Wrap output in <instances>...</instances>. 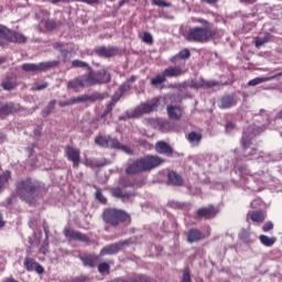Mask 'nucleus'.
Returning a JSON list of instances; mask_svg holds the SVG:
<instances>
[{"label":"nucleus","mask_w":282,"mask_h":282,"mask_svg":"<svg viewBox=\"0 0 282 282\" xmlns=\"http://www.w3.org/2000/svg\"><path fill=\"white\" fill-rule=\"evenodd\" d=\"M72 66L87 68L88 73L68 82L67 89H80L85 87H94L96 85H105V83L111 80V75L107 73V70L101 69L96 72L89 67L87 62L74 59Z\"/></svg>","instance_id":"obj_1"},{"label":"nucleus","mask_w":282,"mask_h":282,"mask_svg":"<svg viewBox=\"0 0 282 282\" xmlns=\"http://www.w3.org/2000/svg\"><path fill=\"white\" fill-rule=\"evenodd\" d=\"M198 23L203 26H194L185 33L186 41L189 43H208L212 39L217 36V29L213 28V24L204 19H198Z\"/></svg>","instance_id":"obj_2"},{"label":"nucleus","mask_w":282,"mask_h":282,"mask_svg":"<svg viewBox=\"0 0 282 282\" xmlns=\"http://www.w3.org/2000/svg\"><path fill=\"white\" fill-rule=\"evenodd\" d=\"M17 193L28 204H34L41 195V183L32 178L21 180L17 183Z\"/></svg>","instance_id":"obj_3"},{"label":"nucleus","mask_w":282,"mask_h":282,"mask_svg":"<svg viewBox=\"0 0 282 282\" xmlns=\"http://www.w3.org/2000/svg\"><path fill=\"white\" fill-rule=\"evenodd\" d=\"M162 162H164V160L158 155H148L130 163L126 169V173L127 175H135L144 171H153V169H158Z\"/></svg>","instance_id":"obj_4"},{"label":"nucleus","mask_w":282,"mask_h":282,"mask_svg":"<svg viewBox=\"0 0 282 282\" xmlns=\"http://www.w3.org/2000/svg\"><path fill=\"white\" fill-rule=\"evenodd\" d=\"M158 107H160V100L158 98L151 99L148 102H142L133 110L126 112V116L119 117V120H128V118H140V116H144V113H153V111H158Z\"/></svg>","instance_id":"obj_5"},{"label":"nucleus","mask_w":282,"mask_h":282,"mask_svg":"<svg viewBox=\"0 0 282 282\" xmlns=\"http://www.w3.org/2000/svg\"><path fill=\"white\" fill-rule=\"evenodd\" d=\"M127 219H129V214L124 210L110 208L104 212V221L110 226H118L122 221H127Z\"/></svg>","instance_id":"obj_6"},{"label":"nucleus","mask_w":282,"mask_h":282,"mask_svg":"<svg viewBox=\"0 0 282 282\" xmlns=\"http://www.w3.org/2000/svg\"><path fill=\"white\" fill-rule=\"evenodd\" d=\"M135 80H138V76H132L131 78H129L127 80V83H123L119 87V89L113 94L111 101L107 105L106 110L104 112L105 116H107V113H110V111L113 109V107L118 102V100H120V98H122V95L124 94V91H129L131 84L135 83Z\"/></svg>","instance_id":"obj_7"},{"label":"nucleus","mask_w":282,"mask_h":282,"mask_svg":"<svg viewBox=\"0 0 282 282\" xmlns=\"http://www.w3.org/2000/svg\"><path fill=\"white\" fill-rule=\"evenodd\" d=\"M256 122L257 123L249 128V133L250 135H253V138H257V135H260V133L265 131V127L270 124V115L265 113V111H263L261 115H257Z\"/></svg>","instance_id":"obj_8"},{"label":"nucleus","mask_w":282,"mask_h":282,"mask_svg":"<svg viewBox=\"0 0 282 282\" xmlns=\"http://www.w3.org/2000/svg\"><path fill=\"white\" fill-rule=\"evenodd\" d=\"M0 39H4V41H9L10 43H25L28 41V37L23 33L12 31L2 24H0Z\"/></svg>","instance_id":"obj_9"},{"label":"nucleus","mask_w":282,"mask_h":282,"mask_svg":"<svg viewBox=\"0 0 282 282\" xmlns=\"http://www.w3.org/2000/svg\"><path fill=\"white\" fill-rule=\"evenodd\" d=\"M58 65L57 61H51V62H42L39 64H23L21 67L23 72H33L35 74H39L41 72H47V69H52V67H56Z\"/></svg>","instance_id":"obj_10"},{"label":"nucleus","mask_w":282,"mask_h":282,"mask_svg":"<svg viewBox=\"0 0 282 282\" xmlns=\"http://www.w3.org/2000/svg\"><path fill=\"white\" fill-rule=\"evenodd\" d=\"M66 158L69 162H73L74 169H78V164H80V150L67 145L65 149Z\"/></svg>","instance_id":"obj_11"},{"label":"nucleus","mask_w":282,"mask_h":282,"mask_svg":"<svg viewBox=\"0 0 282 282\" xmlns=\"http://www.w3.org/2000/svg\"><path fill=\"white\" fill-rule=\"evenodd\" d=\"M129 243L127 240L116 242L113 245L107 246L104 249L100 250V256L105 257V254H116L117 252H120L122 250L123 246H127Z\"/></svg>","instance_id":"obj_12"},{"label":"nucleus","mask_w":282,"mask_h":282,"mask_svg":"<svg viewBox=\"0 0 282 282\" xmlns=\"http://www.w3.org/2000/svg\"><path fill=\"white\" fill-rule=\"evenodd\" d=\"M217 213H219V209L213 207V205H209L207 207L199 208L196 215L197 217H204V219H213Z\"/></svg>","instance_id":"obj_13"},{"label":"nucleus","mask_w":282,"mask_h":282,"mask_svg":"<svg viewBox=\"0 0 282 282\" xmlns=\"http://www.w3.org/2000/svg\"><path fill=\"white\" fill-rule=\"evenodd\" d=\"M65 237H67V239H73L75 241H83L84 243H89V237H87V235L74 231V229L66 228Z\"/></svg>","instance_id":"obj_14"},{"label":"nucleus","mask_w":282,"mask_h":282,"mask_svg":"<svg viewBox=\"0 0 282 282\" xmlns=\"http://www.w3.org/2000/svg\"><path fill=\"white\" fill-rule=\"evenodd\" d=\"M24 268L29 271V272H37V274H43V272L45 271L43 269V267L34 261V259L32 258H25L24 259Z\"/></svg>","instance_id":"obj_15"},{"label":"nucleus","mask_w":282,"mask_h":282,"mask_svg":"<svg viewBox=\"0 0 282 282\" xmlns=\"http://www.w3.org/2000/svg\"><path fill=\"white\" fill-rule=\"evenodd\" d=\"M163 74L165 78H177L180 76H184V74H186V70L182 69V67L178 66H170L163 70Z\"/></svg>","instance_id":"obj_16"},{"label":"nucleus","mask_w":282,"mask_h":282,"mask_svg":"<svg viewBox=\"0 0 282 282\" xmlns=\"http://www.w3.org/2000/svg\"><path fill=\"white\" fill-rule=\"evenodd\" d=\"M96 54L101 58H111V56H116V54H118V48L111 46H100L96 50Z\"/></svg>","instance_id":"obj_17"},{"label":"nucleus","mask_w":282,"mask_h":282,"mask_svg":"<svg viewBox=\"0 0 282 282\" xmlns=\"http://www.w3.org/2000/svg\"><path fill=\"white\" fill-rule=\"evenodd\" d=\"M112 197H117V199H122V202H129L131 197H133V193L124 192L120 187H115L111 189Z\"/></svg>","instance_id":"obj_18"},{"label":"nucleus","mask_w":282,"mask_h":282,"mask_svg":"<svg viewBox=\"0 0 282 282\" xmlns=\"http://www.w3.org/2000/svg\"><path fill=\"white\" fill-rule=\"evenodd\" d=\"M79 259L86 268H96V265L98 264V256L83 254L79 256Z\"/></svg>","instance_id":"obj_19"},{"label":"nucleus","mask_w":282,"mask_h":282,"mask_svg":"<svg viewBox=\"0 0 282 282\" xmlns=\"http://www.w3.org/2000/svg\"><path fill=\"white\" fill-rule=\"evenodd\" d=\"M155 151L162 155H173V148H171V145L164 141L156 142Z\"/></svg>","instance_id":"obj_20"},{"label":"nucleus","mask_w":282,"mask_h":282,"mask_svg":"<svg viewBox=\"0 0 282 282\" xmlns=\"http://www.w3.org/2000/svg\"><path fill=\"white\" fill-rule=\"evenodd\" d=\"M89 99V96L83 95L79 97H73L66 101H59L58 105L59 107H72V105H77V102H87Z\"/></svg>","instance_id":"obj_21"},{"label":"nucleus","mask_w":282,"mask_h":282,"mask_svg":"<svg viewBox=\"0 0 282 282\" xmlns=\"http://www.w3.org/2000/svg\"><path fill=\"white\" fill-rule=\"evenodd\" d=\"M167 184L171 186H182V184H184V180L180 174L172 171L167 174Z\"/></svg>","instance_id":"obj_22"},{"label":"nucleus","mask_w":282,"mask_h":282,"mask_svg":"<svg viewBox=\"0 0 282 282\" xmlns=\"http://www.w3.org/2000/svg\"><path fill=\"white\" fill-rule=\"evenodd\" d=\"M202 239H204V234L197 229H191L187 232L188 243H197V241H202Z\"/></svg>","instance_id":"obj_23"},{"label":"nucleus","mask_w":282,"mask_h":282,"mask_svg":"<svg viewBox=\"0 0 282 282\" xmlns=\"http://www.w3.org/2000/svg\"><path fill=\"white\" fill-rule=\"evenodd\" d=\"M235 105H237L235 96L227 95L220 99V109H230V107H235Z\"/></svg>","instance_id":"obj_24"},{"label":"nucleus","mask_w":282,"mask_h":282,"mask_svg":"<svg viewBox=\"0 0 282 282\" xmlns=\"http://www.w3.org/2000/svg\"><path fill=\"white\" fill-rule=\"evenodd\" d=\"M167 116L171 120H180V118H182V108L177 106H167Z\"/></svg>","instance_id":"obj_25"},{"label":"nucleus","mask_w":282,"mask_h":282,"mask_svg":"<svg viewBox=\"0 0 282 282\" xmlns=\"http://www.w3.org/2000/svg\"><path fill=\"white\" fill-rule=\"evenodd\" d=\"M186 58H191V51L188 48L182 50L178 54L174 55L171 58V63H177V61H186Z\"/></svg>","instance_id":"obj_26"},{"label":"nucleus","mask_w":282,"mask_h":282,"mask_svg":"<svg viewBox=\"0 0 282 282\" xmlns=\"http://www.w3.org/2000/svg\"><path fill=\"white\" fill-rule=\"evenodd\" d=\"M14 111H19V107L14 106V104L0 105V116L3 113H14Z\"/></svg>","instance_id":"obj_27"},{"label":"nucleus","mask_w":282,"mask_h":282,"mask_svg":"<svg viewBox=\"0 0 282 282\" xmlns=\"http://www.w3.org/2000/svg\"><path fill=\"white\" fill-rule=\"evenodd\" d=\"M259 239L260 243H262V246H265L267 248H272V245L276 243V237H268L265 235H261Z\"/></svg>","instance_id":"obj_28"},{"label":"nucleus","mask_w":282,"mask_h":282,"mask_svg":"<svg viewBox=\"0 0 282 282\" xmlns=\"http://www.w3.org/2000/svg\"><path fill=\"white\" fill-rule=\"evenodd\" d=\"M163 83H166V76L164 75V73L158 74L150 80V85H152V87H160V85H162Z\"/></svg>","instance_id":"obj_29"},{"label":"nucleus","mask_w":282,"mask_h":282,"mask_svg":"<svg viewBox=\"0 0 282 282\" xmlns=\"http://www.w3.org/2000/svg\"><path fill=\"white\" fill-rule=\"evenodd\" d=\"M191 87H194V89H202V87H215V83L205 82L204 79L194 80L192 82Z\"/></svg>","instance_id":"obj_30"},{"label":"nucleus","mask_w":282,"mask_h":282,"mask_svg":"<svg viewBox=\"0 0 282 282\" xmlns=\"http://www.w3.org/2000/svg\"><path fill=\"white\" fill-rule=\"evenodd\" d=\"M187 140L191 144H193L194 147H197V144H199V142H202V133L189 132L187 134Z\"/></svg>","instance_id":"obj_31"},{"label":"nucleus","mask_w":282,"mask_h":282,"mask_svg":"<svg viewBox=\"0 0 282 282\" xmlns=\"http://www.w3.org/2000/svg\"><path fill=\"white\" fill-rule=\"evenodd\" d=\"M109 138L110 137L99 135L95 139V143L98 144V147H102L104 149H109Z\"/></svg>","instance_id":"obj_32"},{"label":"nucleus","mask_w":282,"mask_h":282,"mask_svg":"<svg viewBox=\"0 0 282 282\" xmlns=\"http://www.w3.org/2000/svg\"><path fill=\"white\" fill-rule=\"evenodd\" d=\"M251 220L256 224H261L265 220V214H263V212H256L251 214Z\"/></svg>","instance_id":"obj_33"},{"label":"nucleus","mask_w":282,"mask_h":282,"mask_svg":"<svg viewBox=\"0 0 282 282\" xmlns=\"http://www.w3.org/2000/svg\"><path fill=\"white\" fill-rule=\"evenodd\" d=\"M47 17H50V11L45 9H39V11H36L35 13V19L37 21H45Z\"/></svg>","instance_id":"obj_34"},{"label":"nucleus","mask_w":282,"mask_h":282,"mask_svg":"<svg viewBox=\"0 0 282 282\" xmlns=\"http://www.w3.org/2000/svg\"><path fill=\"white\" fill-rule=\"evenodd\" d=\"M162 121L163 119L152 118V119H149L148 122L150 127H152L153 129H158L160 131L162 129Z\"/></svg>","instance_id":"obj_35"},{"label":"nucleus","mask_w":282,"mask_h":282,"mask_svg":"<svg viewBox=\"0 0 282 282\" xmlns=\"http://www.w3.org/2000/svg\"><path fill=\"white\" fill-rule=\"evenodd\" d=\"M10 171H6L2 175H0V191H2L3 186L10 181Z\"/></svg>","instance_id":"obj_36"},{"label":"nucleus","mask_w":282,"mask_h":282,"mask_svg":"<svg viewBox=\"0 0 282 282\" xmlns=\"http://www.w3.org/2000/svg\"><path fill=\"white\" fill-rule=\"evenodd\" d=\"M2 87L7 91H10V89H14V87H17V83L14 80H12V79H4L2 82Z\"/></svg>","instance_id":"obj_37"},{"label":"nucleus","mask_w":282,"mask_h":282,"mask_svg":"<svg viewBox=\"0 0 282 282\" xmlns=\"http://www.w3.org/2000/svg\"><path fill=\"white\" fill-rule=\"evenodd\" d=\"M270 80V77H257L254 79H251L248 85L251 87H254L256 85H261V83H268Z\"/></svg>","instance_id":"obj_38"},{"label":"nucleus","mask_w":282,"mask_h":282,"mask_svg":"<svg viewBox=\"0 0 282 282\" xmlns=\"http://www.w3.org/2000/svg\"><path fill=\"white\" fill-rule=\"evenodd\" d=\"M249 155L252 156V160H259V158H263V152H257V148L249 145Z\"/></svg>","instance_id":"obj_39"},{"label":"nucleus","mask_w":282,"mask_h":282,"mask_svg":"<svg viewBox=\"0 0 282 282\" xmlns=\"http://www.w3.org/2000/svg\"><path fill=\"white\" fill-rule=\"evenodd\" d=\"M160 131H162L163 133H165V131H173V124H171V122L163 119V121L161 122Z\"/></svg>","instance_id":"obj_40"},{"label":"nucleus","mask_w":282,"mask_h":282,"mask_svg":"<svg viewBox=\"0 0 282 282\" xmlns=\"http://www.w3.org/2000/svg\"><path fill=\"white\" fill-rule=\"evenodd\" d=\"M122 147V144L120 143V141H118V139H113V138H109V148L110 149H120Z\"/></svg>","instance_id":"obj_41"},{"label":"nucleus","mask_w":282,"mask_h":282,"mask_svg":"<svg viewBox=\"0 0 282 282\" xmlns=\"http://www.w3.org/2000/svg\"><path fill=\"white\" fill-rule=\"evenodd\" d=\"M152 3L159 8H171V2H166L164 0H153Z\"/></svg>","instance_id":"obj_42"},{"label":"nucleus","mask_w":282,"mask_h":282,"mask_svg":"<svg viewBox=\"0 0 282 282\" xmlns=\"http://www.w3.org/2000/svg\"><path fill=\"white\" fill-rule=\"evenodd\" d=\"M46 87H47V83L46 82L35 83L33 85V91H41L43 89H46Z\"/></svg>","instance_id":"obj_43"},{"label":"nucleus","mask_w":282,"mask_h":282,"mask_svg":"<svg viewBox=\"0 0 282 282\" xmlns=\"http://www.w3.org/2000/svg\"><path fill=\"white\" fill-rule=\"evenodd\" d=\"M143 43H147L148 45H151L153 43V35L149 32H144L142 36Z\"/></svg>","instance_id":"obj_44"},{"label":"nucleus","mask_w":282,"mask_h":282,"mask_svg":"<svg viewBox=\"0 0 282 282\" xmlns=\"http://www.w3.org/2000/svg\"><path fill=\"white\" fill-rule=\"evenodd\" d=\"M95 197H96L97 202H100V204H107V198L105 196H102V192L97 191L95 193Z\"/></svg>","instance_id":"obj_45"},{"label":"nucleus","mask_w":282,"mask_h":282,"mask_svg":"<svg viewBox=\"0 0 282 282\" xmlns=\"http://www.w3.org/2000/svg\"><path fill=\"white\" fill-rule=\"evenodd\" d=\"M98 271L102 274L105 272H109V263L102 262L98 264Z\"/></svg>","instance_id":"obj_46"},{"label":"nucleus","mask_w":282,"mask_h":282,"mask_svg":"<svg viewBox=\"0 0 282 282\" xmlns=\"http://www.w3.org/2000/svg\"><path fill=\"white\" fill-rule=\"evenodd\" d=\"M181 282H191V270L188 268L184 270Z\"/></svg>","instance_id":"obj_47"},{"label":"nucleus","mask_w":282,"mask_h":282,"mask_svg":"<svg viewBox=\"0 0 282 282\" xmlns=\"http://www.w3.org/2000/svg\"><path fill=\"white\" fill-rule=\"evenodd\" d=\"M239 239L240 241H242L243 243H248V230L242 229L239 234Z\"/></svg>","instance_id":"obj_48"},{"label":"nucleus","mask_w":282,"mask_h":282,"mask_svg":"<svg viewBox=\"0 0 282 282\" xmlns=\"http://www.w3.org/2000/svg\"><path fill=\"white\" fill-rule=\"evenodd\" d=\"M57 23L54 20H47L45 22V28L46 30H55V28H57Z\"/></svg>","instance_id":"obj_49"},{"label":"nucleus","mask_w":282,"mask_h":282,"mask_svg":"<svg viewBox=\"0 0 282 282\" xmlns=\"http://www.w3.org/2000/svg\"><path fill=\"white\" fill-rule=\"evenodd\" d=\"M274 228V225L272 224V221H268L263 225L262 230L263 232H270V230H272Z\"/></svg>","instance_id":"obj_50"},{"label":"nucleus","mask_w":282,"mask_h":282,"mask_svg":"<svg viewBox=\"0 0 282 282\" xmlns=\"http://www.w3.org/2000/svg\"><path fill=\"white\" fill-rule=\"evenodd\" d=\"M50 249V243H47V240L43 242V245L40 248V252L42 254H47V250Z\"/></svg>","instance_id":"obj_51"},{"label":"nucleus","mask_w":282,"mask_h":282,"mask_svg":"<svg viewBox=\"0 0 282 282\" xmlns=\"http://www.w3.org/2000/svg\"><path fill=\"white\" fill-rule=\"evenodd\" d=\"M61 1H64L65 3H69V1H79L82 3H88V4L98 3V0H59V2Z\"/></svg>","instance_id":"obj_52"},{"label":"nucleus","mask_w":282,"mask_h":282,"mask_svg":"<svg viewBox=\"0 0 282 282\" xmlns=\"http://www.w3.org/2000/svg\"><path fill=\"white\" fill-rule=\"evenodd\" d=\"M84 164H85V166H99L100 165V163H97L96 161L90 160V159H86L84 161Z\"/></svg>","instance_id":"obj_53"},{"label":"nucleus","mask_w":282,"mask_h":282,"mask_svg":"<svg viewBox=\"0 0 282 282\" xmlns=\"http://www.w3.org/2000/svg\"><path fill=\"white\" fill-rule=\"evenodd\" d=\"M264 43H268V39H265V37H258L256 40V47H261V45H264Z\"/></svg>","instance_id":"obj_54"},{"label":"nucleus","mask_w":282,"mask_h":282,"mask_svg":"<svg viewBox=\"0 0 282 282\" xmlns=\"http://www.w3.org/2000/svg\"><path fill=\"white\" fill-rule=\"evenodd\" d=\"M54 50H57L58 52H61L62 54H65V50L63 48V45L58 42L53 44Z\"/></svg>","instance_id":"obj_55"},{"label":"nucleus","mask_w":282,"mask_h":282,"mask_svg":"<svg viewBox=\"0 0 282 282\" xmlns=\"http://www.w3.org/2000/svg\"><path fill=\"white\" fill-rule=\"evenodd\" d=\"M225 129H226L227 133H230L235 129V123L227 122V124L225 126Z\"/></svg>","instance_id":"obj_56"},{"label":"nucleus","mask_w":282,"mask_h":282,"mask_svg":"<svg viewBox=\"0 0 282 282\" xmlns=\"http://www.w3.org/2000/svg\"><path fill=\"white\" fill-rule=\"evenodd\" d=\"M241 142H242L243 149H248V135H246V133L242 134Z\"/></svg>","instance_id":"obj_57"},{"label":"nucleus","mask_w":282,"mask_h":282,"mask_svg":"<svg viewBox=\"0 0 282 282\" xmlns=\"http://www.w3.org/2000/svg\"><path fill=\"white\" fill-rule=\"evenodd\" d=\"M169 206H171V208H182V204L174 202V200H171L169 203Z\"/></svg>","instance_id":"obj_58"},{"label":"nucleus","mask_w":282,"mask_h":282,"mask_svg":"<svg viewBox=\"0 0 282 282\" xmlns=\"http://www.w3.org/2000/svg\"><path fill=\"white\" fill-rule=\"evenodd\" d=\"M121 151H123L124 153H128V155H131L132 151L131 148L127 147V145H122L121 148H119Z\"/></svg>","instance_id":"obj_59"},{"label":"nucleus","mask_w":282,"mask_h":282,"mask_svg":"<svg viewBox=\"0 0 282 282\" xmlns=\"http://www.w3.org/2000/svg\"><path fill=\"white\" fill-rule=\"evenodd\" d=\"M55 105H56V100L50 101V104H48V110L52 111V109H54Z\"/></svg>","instance_id":"obj_60"},{"label":"nucleus","mask_w":282,"mask_h":282,"mask_svg":"<svg viewBox=\"0 0 282 282\" xmlns=\"http://www.w3.org/2000/svg\"><path fill=\"white\" fill-rule=\"evenodd\" d=\"M73 282H85V280H83V278H77V279L73 280Z\"/></svg>","instance_id":"obj_61"},{"label":"nucleus","mask_w":282,"mask_h":282,"mask_svg":"<svg viewBox=\"0 0 282 282\" xmlns=\"http://www.w3.org/2000/svg\"><path fill=\"white\" fill-rule=\"evenodd\" d=\"M276 118H278L279 120H282V110H281L280 112H278Z\"/></svg>","instance_id":"obj_62"},{"label":"nucleus","mask_w":282,"mask_h":282,"mask_svg":"<svg viewBox=\"0 0 282 282\" xmlns=\"http://www.w3.org/2000/svg\"><path fill=\"white\" fill-rule=\"evenodd\" d=\"M2 63H6V57H0V65H1Z\"/></svg>","instance_id":"obj_63"},{"label":"nucleus","mask_w":282,"mask_h":282,"mask_svg":"<svg viewBox=\"0 0 282 282\" xmlns=\"http://www.w3.org/2000/svg\"><path fill=\"white\" fill-rule=\"evenodd\" d=\"M0 47H6V43L0 42Z\"/></svg>","instance_id":"obj_64"}]
</instances>
